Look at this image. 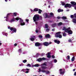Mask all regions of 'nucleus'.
Instances as JSON below:
<instances>
[{
	"mask_svg": "<svg viewBox=\"0 0 76 76\" xmlns=\"http://www.w3.org/2000/svg\"><path fill=\"white\" fill-rule=\"evenodd\" d=\"M39 19V15H35L33 18V20L35 22H36L37 21H38Z\"/></svg>",
	"mask_w": 76,
	"mask_h": 76,
	"instance_id": "1",
	"label": "nucleus"
},
{
	"mask_svg": "<svg viewBox=\"0 0 76 76\" xmlns=\"http://www.w3.org/2000/svg\"><path fill=\"white\" fill-rule=\"evenodd\" d=\"M50 15H48L47 13H45V16L44 17V18L45 19H46V18H51V17H53L54 16V14L53 13V12H50Z\"/></svg>",
	"mask_w": 76,
	"mask_h": 76,
	"instance_id": "2",
	"label": "nucleus"
},
{
	"mask_svg": "<svg viewBox=\"0 0 76 76\" xmlns=\"http://www.w3.org/2000/svg\"><path fill=\"white\" fill-rule=\"evenodd\" d=\"M61 32L59 31L58 32H56L55 34V37L56 38H62V36L60 34Z\"/></svg>",
	"mask_w": 76,
	"mask_h": 76,
	"instance_id": "3",
	"label": "nucleus"
},
{
	"mask_svg": "<svg viewBox=\"0 0 76 76\" xmlns=\"http://www.w3.org/2000/svg\"><path fill=\"white\" fill-rule=\"evenodd\" d=\"M20 19V25L21 26H23V25H25V22H23V20H22L21 18Z\"/></svg>",
	"mask_w": 76,
	"mask_h": 76,
	"instance_id": "4",
	"label": "nucleus"
},
{
	"mask_svg": "<svg viewBox=\"0 0 76 76\" xmlns=\"http://www.w3.org/2000/svg\"><path fill=\"white\" fill-rule=\"evenodd\" d=\"M42 45V44L39 42H36L35 43V46L36 47H39V46H41Z\"/></svg>",
	"mask_w": 76,
	"mask_h": 76,
	"instance_id": "5",
	"label": "nucleus"
},
{
	"mask_svg": "<svg viewBox=\"0 0 76 76\" xmlns=\"http://www.w3.org/2000/svg\"><path fill=\"white\" fill-rule=\"evenodd\" d=\"M72 7V5L69 4H67L65 5L64 7L66 8V7H69L70 8Z\"/></svg>",
	"mask_w": 76,
	"mask_h": 76,
	"instance_id": "6",
	"label": "nucleus"
},
{
	"mask_svg": "<svg viewBox=\"0 0 76 76\" xmlns=\"http://www.w3.org/2000/svg\"><path fill=\"white\" fill-rule=\"evenodd\" d=\"M70 3L72 4V6L74 7V6H76V3L75 1H71Z\"/></svg>",
	"mask_w": 76,
	"mask_h": 76,
	"instance_id": "7",
	"label": "nucleus"
},
{
	"mask_svg": "<svg viewBox=\"0 0 76 76\" xmlns=\"http://www.w3.org/2000/svg\"><path fill=\"white\" fill-rule=\"evenodd\" d=\"M31 37L32 38H30V39L31 41H34V40H35V38L36 39V38L35 37V36H31Z\"/></svg>",
	"mask_w": 76,
	"mask_h": 76,
	"instance_id": "8",
	"label": "nucleus"
},
{
	"mask_svg": "<svg viewBox=\"0 0 76 76\" xmlns=\"http://www.w3.org/2000/svg\"><path fill=\"white\" fill-rule=\"evenodd\" d=\"M10 30H11V31H13V32H16V28H11Z\"/></svg>",
	"mask_w": 76,
	"mask_h": 76,
	"instance_id": "9",
	"label": "nucleus"
},
{
	"mask_svg": "<svg viewBox=\"0 0 76 76\" xmlns=\"http://www.w3.org/2000/svg\"><path fill=\"white\" fill-rule=\"evenodd\" d=\"M59 71L60 72V75H64V71H62V69H60Z\"/></svg>",
	"mask_w": 76,
	"mask_h": 76,
	"instance_id": "10",
	"label": "nucleus"
},
{
	"mask_svg": "<svg viewBox=\"0 0 76 76\" xmlns=\"http://www.w3.org/2000/svg\"><path fill=\"white\" fill-rule=\"evenodd\" d=\"M43 44L45 46H48L49 45V43L48 42H45L43 43Z\"/></svg>",
	"mask_w": 76,
	"mask_h": 76,
	"instance_id": "11",
	"label": "nucleus"
},
{
	"mask_svg": "<svg viewBox=\"0 0 76 76\" xmlns=\"http://www.w3.org/2000/svg\"><path fill=\"white\" fill-rule=\"evenodd\" d=\"M51 53L50 52H48L47 53V57L49 58H50L51 57V56L50 55Z\"/></svg>",
	"mask_w": 76,
	"mask_h": 76,
	"instance_id": "12",
	"label": "nucleus"
},
{
	"mask_svg": "<svg viewBox=\"0 0 76 76\" xmlns=\"http://www.w3.org/2000/svg\"><path fill=\"white\" fill-rule=\"evenodd\" d=\"M54 42H55V43L57 44H59L60 43V41H59V40H57L56 39H55L54 40Z\"/></svg>",
	"mask_w": 76,
	"mask_h": 76,
	"instance_id": "13",
	"label": "nucleus"
},
{
	"mask_svg": "<svg viewBox=\"0 0 76 76\" xmlns=\"http://www.w3.org/2000/svg\"><path fill=\"white\" fill-rule=\"evenodd\" d=\"M67 32H68L69 34H70V35L73 34V31H72L71 30H68V31H67Z\"/></svg>",
	"mask_w": 76,
	"mask_h": 76,
	"instance_id": "14",
	"label": "nucleus"
},
{
	"mask_svg": "<svg viewBox=\"0 0 76 76\" xmlns=\"http://www.w3.org/2000/svg\"><path fill=\"white\" fill-rule=\"evenodd\" d=\"M62 30H63V31H65V32H67V31H68V29L66 28V27H64L62 29Z\"/></svg>",
	"mask_w": 76,
	"mask_h": 76,
	"instance_id": "15",
	"label": "nucleus"
},
{
	"mask_svg": "<svg viewBox=\"0 0 76 76\" xmlns=\"http://www.w3.org/2000/svg\"><path fill=\"white\" fill-rule=\"evenodd\" d=\"M15 18H13L10 21V22L11 23H12L13 22H15Z\"/></svg>",
	"mask_w": 76,
	"mask_h": 76,
	"instance_id": "16",
	"label": "nucleus"
},
{
	"mask_svg": "<svg viewBox=\"0 0 76 76\" xmlns=\"http://www.w3.org/2000/svg\"><path fill=\"white\" fill-rule=\"evenodd\" d=\"M39 10V9L38 8H35L34 9V12H38Z\"/></svg>",
	"mask_w": 76,
	"mask_h": 76,
	"instance_id": "17",
	"label": "nucleus"
},
{
	"mask_svg": "<svg viewBox=\"0 0 76 76\" xmlns=\"http://www.w3.org/2000/svg\"><path fill=\"white\" fill-rule=\"evenodd\" d=\"M58 13H60V12H63V10H61L60 9H59L58 10Z\"/></svg>",
	"mask_w": 76,
	"mask_h": 76,
	"instance_id": "18",
	"label": "nucleus"
},
{
	"mask_svg": "<svg viewBox=\"0 0 76 76\" xmlns=\"http://www.w3.org/2000/svg\"><path fill=\"white\" fill-rule=\"evenodd\" d=\"M30 69H23L21 70V72H25L26 70H30Z\"/></svg>",
	"mask_w": 76,
	"mask_h": 76,
	"instance_id": "19",
	"label": "nucleus"
},
{
	"mask_svg": "<svg viewBox=\"0 0 76 76\" xmlns=\"http://www.w3.org/2000/svg\"><path fill=\"white\" fill-rule=\"evenodd\" d=\"M12 13H8L7 15V16H6V19H7V18H9V16H10V14H11Z\"/></svg>",
	"mask_w": 76,
	"mask_h": 76,
	"instance_id": "20",
	"label": "nucleus"
},
{
	"mask_svg": "<svg viewBox=\"0 0 76 76\" xmlns=\"http://www.w3.org/2000/svg\"><path fill=\"white\" fill-rule=\"evenodd\" d=\"M37 61H39V62H41L42 61V58H40L37 59Z\"/></svg>",
	"mask_w": 76,
	"mask_h": 76,
	"instance_id": "21",
	"label": "nucleus"
},
{
	"mask_svg": "<svg viewBox=\"0 0 76 76\" xmlns=\"http://www.w3.org/2000/svg\"><path fill=\"white\" fill-rule=\"evenodd\" d=\"M50 37V35L49 34H48L45 36V38H49Z\"/></svg>",
	"mask_w": 76,
	"mask_h": 76,
	"instance_id": "22",
	"label": "nucleus"
},
{
	"mask_svg": "<svg viewBox=\"0 0 76 76\" xmlns=\"http://www.w3.org/2000/svg\"><path fill=\"white\" fill-rule=\"evenodd\" d=\"M73 22L74 23H76V18H73L72 19Z\"/></svg>",
	"mask_w": 76,
	"mask_h": 76,
	"instance_id": "23",
	"label": "nucleus"
},
{
	"mask_svg": "<svg viewBox=\"0 0 76 76\" xmlns=\"http://www.w3.org/2000/svg\"><path fill=\"white\" fill-rule=\"evenodd\" d=\"M63 25V23L62 22H60L58 23V26H61Z\"/></svg>",
	"mask_w": 76,
	"mask_h": 76,
	"instance_id": "24",
	"label": "nucleus"
},
{
	"mask_svg": "<svg viewBox=\"0 0 76 76\" xmlns=\"http://www.w3.org/2000/svg\"><path fill=\"white\" fill-rule=\"evenodd\" d=\"M62 34H63V37H66V33L65 32H63L62 33Z\"/></svg>",
	"mask_w": 76,
	"mask_h": 76,
	"instance_id": "25",
	"label": "nucleus"
},
{
	"mask_svg": "<svg viewBox=\"0 0 76 76\" xmlns=\"http://www.w3.org/2000/svg\"><path fill=\"white\" fill-rule=\"evenodd\" d=\"M56 23H54L52 24V27H53V28H54V27L56 26Z\"/></svg>",
	"mask_w": 76,
	"mask_h": 76,
	"instance_id": "26",
	"label": "nucleus"
},
{
	"mask_svg": "<svg viewBox=\"0 0 76 76\" xmlns=\"http://www.w3.org/2000/svg\"><path fill=\"white\" fill-rule=\"evenodd\" d=\"M75 58L74 56H73L71 59L72 61H75Z\"/></svg>",
	"mask_w": 76,
	"mask_h": 76,
	"instance_id": "27",
	"label": "nucleus"
},
{
	"mask_svg": "<svg viewBox=\"0 0 76 76\" xmlns=\"http://www.w3.org/2000/svg\"><path fill=\"white\" fill-rule=\"evenodd\" d=\"M62 19H66L67 18L66 17H65L64 16H63V17H62L61 18Z\"/></svg>",
	"mask_w": 76,
	"mask_h": 76,
	"instance_id": "28",
	"label": "nucleus"
},
{
	"mask_svg": "<svg viewBox=\"0 0 76 76\" xmlns=\"http://www.w3.org/2000/svg\"><path fill=\"white\" fill-rule=\"evenodd\" d=\"M13 15H12V16H16L17 15V14H16V13L14 12L13 13Z\"/></svg>",
	"mask_w": 76,
	"mask_h": 76,
	"instance_id": "29",
	"label": "nucleus"
},
{
	"mask_svg": "<svg viewBox=\"0 0 76 76\" xmlns=\"http://www.w3.org/2000/svg\"><path fill=\"white\" fill-rule=\"evenodd\" d=\"M42 12V11L40 9H39L38 13L39 14H41V12Z\"/></svg>",
	"mask_w": 76,
	"mask_h": 76,
	"instance_id": "30",
	"label": "nucleus"
},
{
	"mask_svg": "<svg viewBox=\"0 0 76 76\" xmlns=\"http://www.w3.org/2000/svg\"><path fill=\"white\" fill-rule=\"evenodd\" d=\"M47 68V67L45 66H43L42 67V69H46Z\"/></svg>",
	"mask_w": 76,
	"mask_h": 76,
	"instance_id": "31",
	"label": "nucleus"
},
{
	"mask_svg": "<svg viewBox=\"0 0 76 76\" xmlns=\"http://www.w3.org/2000/svg\"><path fill=\"white\" fill-rule=\"evenodd\" d=\"M39 20H42V16H40L39 17Z\"/></svg>",
	"mask_w": 76,
	"mask_h": 76,
	"instance_id": "32",
	"label": "nucleus"
},
{
	"mask_svg": "<svg viewBox=\"0 0 76 76\" xmlns=\"http://www.w3.org/2000/svg\"><path fill=\"white\" fill-rule=\"evenodd\" d=\"M39 64H36L34 65L35 67H39Z\"/></svg>",
	"mask_w": 76,
	"mask_h": 76,
	"instance_id": "33",
	"label": "nucleus"
},
{
	"mask_svg": "<svg viewBox=\"0 0 76 76\" xmlns=\"http://www.w3.org/2000/svg\"><path fill=\"white\" fill-rule=\"evenodd\" d=\"M72 39H69L68 40V42H72Z\"/></svg>",
	"mask_w": 76,
	"mask_h": 76,
	"instance_id": "34",
	"label": "nucleus"
},
{
	"mask_svg": "<svg viewBox=\"0 0 76 76\" xmlns=\"http://www.w3.org/2000/svg\"><path fill=\"white\" fill-rule=\"evenodd\" d=\"M45 28H47V29H48V24H45Z\"/></svg>",
	"mask_w": 76,
	"mask_h": 76,
	"instance_id": "35",
	"label": "nucleus"
},
{
	"mask_svg": "<svg viewBox=\"0 0 76 76\" xmlns=\"http://www.w3.org/2000/svg\"><path fill=\"white\" fill-rule=\"evenodd\" d=\"M61 4H62V6H65V5H66L65 4V3L63 2H61Z\"/></svg>",
	"mask_w": 76,
	"mask_h": 76,
	"instance_id": "36",
	"label": "nucleus"
},
{
	"mask_svg": "<svg viewBox=\"0 0 76 76\" xmlns=\"http://www.w3.org/2000/svg\"><path fill=\"white\" fill-rule=\"evenodd\" d=\"M47 62H45L43 64H42V65L43 66H47Z\"/></svg>",
	"mask_w": 76,
	"mask_h": 76,
	"instance_id": "37",
	"label": "nucleus"
},
{
	"mask_svg": "<svg viewBox=\"0 0 76 76\" xmlns=\"http://www.w3.org/2000/svg\"><path fill=\"white\" fill-rule=\"evenodd\" d=\"M23 63H26L27 62V60H25L23 61Z\"/></svg>",
	"mask_w": 76,
	"mask_h": 76,
	"instance_id": "38",
	"label": "nucleus"
},
{
	"mask_svg": "<svg viewBox=\"0 0 76 76\" xmlns=\"http://www.w3.org/2000/svg\"><path fill=\"white\" fill-rule=\"evenodd\" d=\"M27 67H31V65L30 64H28L27 65Z\"/></svg>",
	"mask_w": 76,
	"mask_h": 76,
	"instance_id": "39",
	"label": "nucleus"
},
{
	"mask_svg": "<svg viewBox=\"0 0 76 76\" xmlns=\"http://www.w3.org/2000/svg\"><path fill=\"white\" fill-rule=\"evenodd\" d=\"M15 19V20H19V18L18 17H17Z\"/></svg>",
	"mask_w": 76,
	"mask_h": 76,
	"instance_id": "40",
	"label": "nucleus"
},
{
	"mask_svg": "<svg viewBox=\"0 0 76 76\" xmlns=\"http://www.w3.org/2000/svg\"><path fill=\"white\" fill-rule=\"evenodd\" d=\"M46 60V58L43 57L42 58V60Z\"/></svg>",
	"mask_w": 76,
	"mask_h": 76,
	"instance_id": "41",
	"label": "nucleus"
},
{
	"mask_svg": "<svg viewBox=\"0 0 76 76\" xmlns=\"http://www.w3.org/2000/svg\"><path fill=\"white\" fill-rule=\"evenodd\" d=\"M67 60H70V56L68 55L67 56Z\"/></svg>",
	"mask_w": 76,
	"mask_h": 76,
	"instance_id": "42",
	"label": "nucleus"
},
{
	"mask_svg": "<svg viewBox=\"0 0 76 76\" xmlns=\"http://www.w3.org/2000/svg\"><path fill=\"white\" fill-rule=\"evenodd\" d=\"M41 72H43V73H44L46 72V71L44 70H41Z\"/></svg>",
	"mask_w": 76,
	"mask_h": 76,
	"instance_id": "43",
	"label": "nucleus"
},
{
	"mask_svg": "<svg viewBox=\"0 0 76 76\" xmlns=\"http://www.w3.org/2000/svg\"><path fill=\"white\" fill-rule=\"evenodd\" d=\"M18 51L19 53H22V49H20L18 50Z\"/></svg>",
	"mask_w": 76,
	"mask_h": 76,
	"instance_id": "44",
	"label": "nucleus"
},
{
	"mask_svg": "<svg viewBox=\"0 0 76 76\" xmlns=\"http://www.w3.org/2000/svg\"><path fill=\"white\" fill-rule=\"evenodd\" d=\"M46 74H49V73H50V72L49 71H47L46 72H45Z\"/></svg>",
	"mask_w": 76,
	"mask_h": 76,
	"instance_id": "45",
	"label": "nucleus"
},
{
	"mask_svg": "<svg viewBox=\"0 0 76 76\" xmlns=\"http://www.w3.org/2000/svg\"><path fill=\"white\" fill-rule=\"evenodd\" d=\"M39 38H42V36L41 35H39Z\"/></svg>",
	"mask_w": 76,
	"mask_h": 76,
	"instance_id": "46",
	"label": "nucleus"
},
{
	"mask_svg": "<svg viewBox=\"0 0 76 76\" xmlns=\"http://www.w3.org/2000/svg\"><path fill=\"white\" fill-rule=\"evenodd\" d=\"M52 58H55V56L54 55H52Z\"/></svg>",
	"mask_w": 76,
	"mask_h": 76,
	"instance_id": "47",
	"label": "nucleus"
},
{
	"mask_svg": "<svg viewBox=\"0 0 76 76\" xmlns=\"http://www.w3.org/2000/svg\"><path fill=\"white\" fill-rule=\"evenodd\" d=\"M54 63H57V60L56 59H54Z\"/></svg>",
	"mask_w": 76,
	"mask_h": 76,
	"instance_id": "48",
	"label": "nucleus"
},
{
	"mask_svg": "<svg viewBox=\"0 0 76 76\" xmlns=\"http://www.w3.org/2000/svg\"><path fill=\"white\" fill-rule=\"evenodd\" d=\"M57 19H60V18H61V17H60L59 16H58L57 18Z\"/></svg>",
	"mask_w": 76,
	"mask_h": 76,
	"instance_id": "49",
	"label": "nucleus"
},
{
	"mask_svg": "<svg viewBox=\"0 0 76 76\" xmlns=\"http://www.w3.org/2000/svg\"><path fill=\"white\" fill-rule=\"evenodd\" d=\"M71 18H75V17H74V16H73V15H71Z\"/></svg>",
	"mask_w": 76,
	"mask_h": 76,
	"instance_id": "50",
	"label": "nucleus"
},
{
	"mask_svg": "<svg viewBox=\"0 0 76 76\" xmlns=\"http://www.w3.org/2000/svg\"><path fill=\"white\" fill-rule=\"evenodd\" d=\"M44 55H45V53H42V54H41L42 56H44Z\"/></svg>",
	"mask_w": 76,
	"mask_h": 76,
	"instance_id": "51",
	"label": "nucleus"
},
{
	"mask_svg": "<svg viewBox=\"0 0 76 76\" xmlns=\"http://www.w3.org/2000/svg\"><path fill=\"white\" fill-rule=\"evenodd\" d=\"M26 22H29V20L28 19H26Z\"/></svg>",
	"mask_w": 76,
	"mask_h": 76,
	"instance_id": "52",
	"label": "nucleus"
},
{
	"mask_svg": "<svg viewBox=\"0 0 76 76\" xmlns=\"http://www.w3.org/2000/svg\"><path fill=\"white\" fill-rule=\"evenodd\" d=\"M39 71H38V72H40L41 71V69L39 68Z\"/></svg>",
	"mask_w": 76,
	"mask_h": 76,
	"instance_id": "53",
	"label": "nucleus"
},
{
	"mask_svg": "<svg viewBox=\"0 0 76 76\" xmlns=\"http://www.w3.org/2000/svg\"><path fill=\"white\" fill-rule=\"evenodd\" d=\"M13 27H10V26H9L8 27V29H10V30L11 28H12Z\"/></svg>",
	"mask_w": 76,
	"mask_h": 76,
	"instance_id": "54",
	"label": "nucleus"
},
{
	"mask_svg": "<svg viewBox=\"0 0 76 76\" xmlns=\"http://www.w3.org/2000/svg\"><path fill=\"white\" fill-rule=\"evenodd\" d=\"M36 33H38V30H36Z\"/></svg>",
	"mask_w": 76,
	"mask_h": 76,
	"instance_id": "55",
	"label": "nucleus"
},
{
	"mask_svg": "<svg viewBox=\"0 0 76 76\" xmlns=\"http://www.w3.org/2000/svg\"><path fill=\"white\" fill-rule=\"evenodd\" d=\"M74 16L75 17V18H76V14H75L74 15Z\"/></svg>",
	"mask_w": 76,
	"mask_h": 76,
	"instance_id": "56",
	"label": "nucleus"
},
{
	"mask_svg": "<svg viewBox=\"0 0 76 76\" xmlns=\"http://www.w3.org/2000/svg\"><path fill=\"white\" fill-rule=\"evenodd\" d=\"M26 73H29V71H27L26 72H25Z\"/></svg>",
	"mask_w": 76,
	"mask_h": 76,
	"instance_id": "57",
	"label": "nucleus"
},
{
	"mask_svg": "<svg viewBox=\"0 0 76 76\" xmlns=\"http://www.w3.org/2000/svg\"><path fill=\"white\" fill-rule=\"evenodd\" d=\"M17 43H15V44H14V46L15 47H16V46L17 45Z\"/></svg>",
	"mask_w": 76,
	"mask_h": 76,
	"instance_id": "58",
	"label": "nucleus"
},
{
	"mask_svg": "<svg viewBox=\"0 0 76 76\" xmlns=\"http://www.w3.org/2000/svg\"><path fill=\"white\" fill-rule=\"evenodd\" d=\"M39 53H37L36 55V56H39Z\"/></svg>",
	"mask_w": 76,
	"mask_h": 76,
	"instance_id": "59",
	"label": "nucleus"
},
{
	"mask_svg": "<svg viewBox=\"0 0 76 76\" xmlns=\"http://www.w3.org/2000/svg\"><path fill=\"white\" fill-rule=\"evenodd\" d=\"M74 76H76V72H74Z\"/></svg>",
	"mask_w": 76,
	"mask_h": 76,
	"instance_id": "60",
	"label": "nucleus"
},
{
	"mask_svg": "<svg viewBox=\"0 0 76 76\" xmlns=\"http://www.w3.org/2000/svg\"><path fill=\"white\" fill-rule=\"evenodd\" d=\"M52 31H55V29L53 28L52 29Z\"/></svg>",
	"mask_w": 76,
	"mask_h": 76,
	"instance_id": "61",
	"label": "nucleus"
},
{
	"mask_svg": "<svg viewBox=\"0 0 76 76\" xmlns=\"http://www.w3.org/2000/svg\"><path fill=\"white\" fill-rule=\"evenodd\" d=\"M72 66H73V64H70V67H72Z\"/></svg>",
	"mask_w": 76,
	"mask_h": 76,
	"instance_id": "62",
	"label": "nucleus"
},
{
	"mask_svg": "<svg viewBox=\"0 0 76 76\" xmlns=\"http://www.w3.org/2000/svg\"><path fill=\"white\" fill-rule=\"evenodd\" d=\"M52 44V42H50L49 43V44Z\"/></svg>",
	"mask_w": 76,
	"mask_h": 76,
	"instance_id": "63",
	"label": "nucleus"
},
{
	"mask_svg": "<svg viewBox=\"0 0 76 76\" xmlns=\"http://www.w3.org/2000/svg\"><path fill=\"white\" fill-rule=\"evenodd\" d=\"M35 23L36 25H37V24H38V22H36Z\"/></svg>",
	"mask_w": 76,
	"mask_h": 76,
	"instance_id": "64",
	"label": "nucleus"
}]
</instances>
